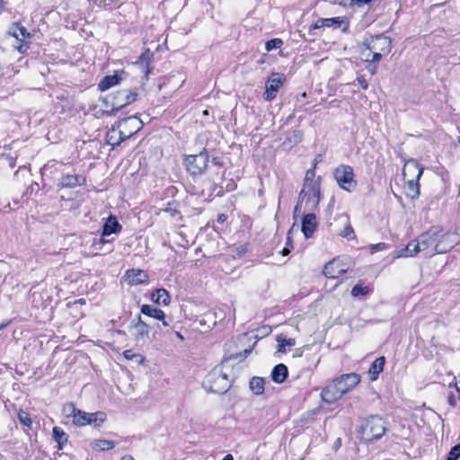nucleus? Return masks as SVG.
Masks as SVG:
<instances>
[{
	"label": "nucleus",
	"mask_w": 460,
	"mask_h": 460,
	"mask_svg": "<svg viewBox=\"0 0 460 460\" xmlns=\"http://www.w3.org/2000/svg\"><path fill=\"white\" fill-rule=\"evenodd\" d=\"M321 199V178L315 177L314 169L306 172L304 185L299 194V201L295 212L314 211L317 208Z\"/></svg>",
	"instance_id": "f257e3e1"
},
{
	"label": "nucleus",
	"mask_w": 460,
	"mask_h": 460,
	"mask_svg": "<svg viewBox=\"0 0 460 460\" xmlns=\"http://www.w3.org/2000/svg\"><path fill=\"white\" fill-rule=\"evenodd\" d=\"M361 377L358 374H343L333 379L327 385L321 393L323 402L332 404L341 400L342 396L354 389L359 383Z\"/></svg>",
	"instance_id": "f03ea898"
},
{
	"label": "nucleus",
	"mask_w": 460,
	"mask_h": 460,
	"mask_svg": "<svg viewBox=\"0 0 460 460\" xmlns=\"http://www.w3.org/2000/svg\"><path fill=\"white\" fill-rule=\"evenodd\" d=\"M437 234L438 226L431 227L429 231L422 233L416 239L408 243L404 248L395 251L393 254V258L414 257L420 252H429V255H434L436 253L435 243Z\"/></svg>",
	"instance_id": "7ed1b4c3"
},
{
	"label": "nucleus",
	"mask_w": 460,
	"mask_h": 460,
	"mask_svg": "<svg viewBox=\"0 0 460 460\" xmlns=\"http://www.w3.org/2000/svg\"><path fill=\"white\" fill-rule=\"evenodd\" d=\"M391 49L388 37L378 35L367 39L360 49V58L364 62L378 64L383 56L390 53Z\"/></svg>",
	"instance_id": "20e7f679"
},
{
	"label": "nucleus",
	"mask_w": 460,
	"mask_h": 460,
	"mask_svg": "<svg viewBox=\"0 0 460 460\" xmlns=\"http://www.w3.org/2000/svg\"><path fill=\"white\" fill-rule=\"evenodd\" d=\"M62 413L66 419H72V423L76 427L92 425L94 428L101 427L107 420L102 411L85 412L76 409L73 403H66L63 406Z\"/></svg>",
	"instance_id": "39448f33"
},
{
	"label": "nucleus",
	"mask_w": 460,
	"mask_h": 460,
	"mask_svg": "<svg viewBox=\"0 0 460 460\" xmlns=\"http://www.w3.org/2000/svg\"><path fill=\"white\" fill-rule=\"evenodd\" d=\"M423 172V167L415 159L405 162L402 175L408 186L407 195L414 199L419 195V179Z\"/></svg>",
	"instance_id": "423d86ee"
},
{
	"label": "nucleus",
	"mask_w": 460,
	"mask_h": 460,
	"mask_svg": "<svg viewBox=\"0 0 460 460\" xmlns=\"http://www.w3.org/2000/svg\"><path fill=\"white\" fill-rule=\"evenodd\" d=\"M206 384L211 392L223 394L231 386V380L224 367H216L207 376Z\"/></svg>",
	"instance_id": "0eeeda50"
},
{
	"label": "nucleus",
	"mask_w": 460,
	"mask_h": 460,
	"mask_svg": "<svg viewBox=\"0 0 460 460\" xmlns=\"http://www.w3.org/2000/svg\"><path fill=\"white\" fill-rule=\"evenodd\" d=\"M333 177L338 186L345 191L352 192L357 187L354 170L347 164H340L333 171Z\"/></svg>",
	"instance_id": "6e6552de"
},
{
	"label": "nucleus",
	"mask_w": 460,
	"mask_h": 460,
	"mask_svg": "<svg viewBox=\"0 0 460 460\" xmlns=\"http://www.w3.org/2000/svg\"><path fill=\"white\" fill-rule=\"evenodd\" d=\"M385 429L384 420L377 416H372L362 427V438L367 442L378 439L385 434Z\"/></svg>",
	"instance_id": "1a4fd4ad"
},
{
	"label": "nucleus",
	"mask_w": 460,
	"mask_h": 460,
	"mask_svg": "<svg viewBox=\"0 0 460 460\" xmlns=\"http://www.w3.org/2000/svg\"><path fill=\"white\" fill-rule=\"evenodd\" d=\"M435 243L436 253H446L451 251L460 242L459 235L455 232H444L438 227V234Z\"/></svg>",
	"instance_id": "9d476101"
},
{
	"label": "nucleus",
	"mask_w": 460,
	"mask_h": 460,
	"mask_svg": "<svg viewBox=\"0 0 460 460\" xmlns=\"http://www.w3.org/2000/svg\"><path fill=\"white\" fill-rule=\"evenodd\" d=\"M208 154L207 152H200L198 155H190L184 159L187 171L193 175L203 173L208 166Z\"/></svg>",
	"instance_id": "9b49d317"
},
{
	"label": "nucleus",
	"mask_w": 460,
	"mask_h": 460,
	"mask_svg": "<svg viewBox=\"0 0 460 460\" xmlns=\"http://www.w3.org/2000/svg\"><path fill=\"white\" fill-rule=\"evenodd\" d=\"M117 126L122 132L123 137L129 138L142 128L143 122L138 117L130 116L118 122Z\"/></svg>",
	"instance_id": "f8f14e48"
},
{
	"label": "nucleus",
	"mask_w": 460,
	"mask_h": 460,
	"mask_svg": "<svg viewBox=\"0 0 460 460\" xmlns=\"http://www.w3.org/2000/svg\"><path fill=\"white\" fill-rule=\"evenodd\" d=\"M285 81V76L280 74H272L265 85L264 99L267 102H270L276 98L279 88L282 86Z\"/></svg>",
	"instance_id": "ddd939ff"
},
{
	"label": "nucleus",
	"mask_w": 460,
	"mask_h": 460,
	"mask_svg": "<svg viewBox=\"0 0 460 460\" xmlns=\"http://www.w3.org/2000/svg\"><path fill=\"white\" fill-rule=\"evenodd\" d=\"M137 99V93L128 89L119 91L112 96V111H119L123 107L134 102Z\"/></svg>",
	"instance_id": "4468645a"
},
{
	"label": "nucleus",
	"mask_w": 460,
	"mask_h": 460,
	"mask_svg": "<svg viewBox=\"0 0 460 460\" xmlns=\"http://www.w3.org/2000/svg\"><path fill=\"white\" fill-rule=\"evenodd\" d=\"M129 332L137 343L145 342L149 339L150 328L141 320L140 316H138L137 321L131 325Z\"/></svg>",
	"instance_id": "2eb2a0df"
},
{
	"label": "nucleus",
	"mask_w": 460,
	"mask_h": 460,
	"mask_svg": "<svg viewBox=\"0 0 460 460\" xmlns=\"http://www.w3.org/2000/svg\"><path fill=\"white\" fill-rule=\"evenodd\" d=\"M349 269L347 263H345L341 259L337 258L329 261L324 269L323 274L328 278H337L339 275L345 273Z\"/></svg>",
	"instance_id": "dca6fc26"
},
{
	"label": "nucleus",
	"mask_w": 460,
	"mask_h": 460,
	"mask_svg": "<svg viewBox=\"0 0 460 460\" xmlns=\"http://www.w3.org/2000/svg\"><path fill=\"white\" fill-rule=\"evenodd\" d=\"M122 279L128 285L137 286L146 282L148 279V274L139 269H131L125 272Z\"/></svg>",
	"instance_id": "f3484780"
},
{
	"label": "nucleus",
	"mask_w": 460,
	"mask_h": 460,
	"mask_svg": "<svg viewBox=\"0 0 460 460\" xmlns=\"http://www.w3.org/2000/svg\"><path fill=\"white\" fill-rule=\"evenodd\" d=\"M125 75V72L123 70L117 71L114 75H107L105 76L100 83H99V89L102 92L108 90L109 88L117 85Z\"/></svg>",
	"instance_id": "a211bd4d"
},
{
	"label": "nucleus",
	"mask_w": 460,
	"mask_h": 460,
	"mask_svg": "<svg viewBox=\"0 0 460 460\" xmlns=\"http://www.w3.org/2000/svg\"><path fill=\"white\" fill-rule=\"evenodd\" d=\"M126 139H128L127 137H123L122 132L117 124L113 125L106 135V141L112 147L119 146L122 141Z\"/></svg>",
	"instance_id": "6ab92c4d"
},
{
	"label": "nucleus",
	"mask_w": 460,
	"mask_h": 460,
	"mask_svg": "<svg viewBox=\"0 0 460 460\" xmlns=\"http://www.w3.org/2000/svg\"><path fill=\"white\" fill-rule=\"evenodd\" d=\"M316 229V218L314 214H306L302 222V232L306 238L311 237Z\"/></svg>",
	"instance_id": "aec40b11"
},
{
	"label": "nucleus",
	"mask_w": 460,
	"mask_h": 460,
	"mask_svg": "<svg viewBox=\"0 0 460 460\" xmlns=\"http://www.w3.org/2000/svg\"><path fill=\"white\" fill-rule=\"evenodd\" d=\"M121 225L113 216L108 217L102 227V236H109L111 234H118L121 231Z\"/></svg>",
	"instance_id": "412c9836"
},
{
	"label": "nucleus",
	"mask_w": 460,
	"mask_h": 460,
	"mask_svg": "<svg viewBox=\"0 0 460 460\" xmlns=\"http://www.w3.org/2000/svg\"><path fill=\"white\" fill-rule=\"evenodd\" d=\"M288 375V370L286 365L280 363L277 365L271 371V379L277 384L283 383Z\"/></svg>",
	"instance_id": "4be33fe9"
},
{
	"label": "nucleus",
	"mask_w": 460,
	"mask_h": 460,
	"mask_svg": "<svg viewBox=\"0 0 460 460\" xmlns=\"http://www.w3.org/2000/svg\"><path fill=\"white\" fill-rule=\"evenodd\" d=\"M115 442L109 439H95L91 442V447L93 451L103 452L113 449L115 447Z\"/></svg>",
	"instance_id": "5701e85b"
},
{
	"label": "nucleus",
	"mask_w": 460,
	"mask_h": 460,
	"mask_svg": "<svg viewBox=\"0 0 460 460\" xmlns=\"http://www.w3.org/2000/svg\"><path fill=\"white\" fill-rule=\"evenodd\" d=\"M344 22L342 17H334V18H323L319 19L314 25V29H319L323 27H332V26H341V23Z\"/></svg>",
	"instance_id": "b1692460"
},
{
	"label": "nucleus",
	"mask_w": 460,
	"mask_h": 460,
	"mask_svg": "<svg viewBox=\"0 0 460 460\" xmlns=\"http://www.w3.org/2000/svg\"><path fill=\"white\" fill-rule=\"evenodd\" d=\"M385 366V358H376L370 366L368 373L372 381L376 380L378 375L383 371Z\"/></svg>",
	"instance_id": "393cba45"
},
{
	"label": "nucleus",
	"mask_w": 460,
	"mask_h": 460,
	"mask_svg": "<svg viewBox=\"0 0 460 460\" xmlns=\"http://www.w3.org/2000/svg\"><path fill=\"white\" fill-rule=\"evenodd\" d=\"M152 300L155 304L167 305L170 303V296L164 288H160L152 294Z\"/></svg>",
	"instance_id": "a878e982"
},
{
	"label": "nucleus",
	"mask_w": 460,
	"mask_h": 460,
	"mask_svg": "<svg viewBox=\"0 0 460 460\" xmlns=\"http://www.w3.org/2000/svg\"><path fill=\"white\" fill-rule=\"evenodd\" d=\"M141 313L157 320H164V313L161 309L149 305H143L141 307Z\"/></svg>",
	"instance_id": "bb28decb"
},
{
	"label": "nucleus",
	"mask_w": 460,
	"mask_h": 460,
	"mask_svg": "<svg viewBox=\"0 0 460 460\" xmlns=\"http://www.w3.org/2000/svg\"><path fill=\"white\" fill-rule=\"evenodd\" d=\"M9 34L14 37L18 40H22L30 36L27 29L17 23L13 24L9 30Z\"/></svg>",
	"instance_id": "cd10ccee"
},
{
	"label": "nucleus",
	"mask_w": 460,
	"mask_h": 460,
	"mask_svg": "<svg viewBox=\"0 0 460 460\" xmlns=\"http://www.w3.org/2000/svg\"><path fill=\"white\" fill-rule=\"evenodd\" d=\"M271 332L270 326H263L261 329L256 330L244 335L249 341H253V345L260 340L261 337L267 336Z\"/></svg>",
	"instance_id": "c85d7f7f"
},
{
	"label": "nucleus",
	"mask_w": 460,
	"mask_h": 460,
	"mask_svg": "<svg viewBox=\"0 0 460 460\" xmlns=\"http://www.w3.org/2000/svg\"><path fill=\"white\" fill-rule=\"evenodd\" d=\"M265 381L259 376H253L250 381V389L255 395H261L264 393Z\"/></svg>",
	"instance_id": "c756f323"
},
{
	"label": "nucleus",
	"mask_w": 460,
	"mask_h": 460,
	"mask_svg": "<svg viewBox=\"0 0 460 460\" xmlns=\"http://www.w3.org/2000/svg\"><path fill=\"white\" fill-rule=\"evenodd\" d=\"M53 438L55 441L58 443V449L62 450L65 444L67 442L68 436L66 432L58 427L53 428Z\"/></svg>",
	"instance_id": "7c9ffc66"
},
{
	"label": "nucleus",
	"mask_w": 460,
	"mask_h": 460,
	"mask_svg": "<svg viewBox=\"0 0 460 460\" xmlns=\"http://www.w3.org/2000/svg\"><path fill=\"white\" fill-rule=\"evenodd\" d=\"M277 341L279 343L278 345V351L279 352H285L286 351V346L293 347L296 345V340L289 338L288 339L285 335L279 334L277 336Z\"/></svg>",
	"instance_id": "2f4dec72"
},
{
	"label": "nucleus",
	"mask_w": 460,
	"mask_h": 460,
	"mask_svg": "<svg viewBox=\"0 0 460 460\" xmlns=\"http://www.w3.org/2000/svg\"><path fill=\"white\" fill-rule=\"evenodd\" d=\"M79 184V179L77 176L75 175H66L62 177L60 181L61 187L64 188H71L77 186Z\"/></svg>",
	"instance_id": "473e14b6"
},
{
	"label": "nucleus",
	"mask_w": 460,
	"mask_h": 460,
	"mask_svg": "<svg viewBox=\"0 0 460 460\" xmlns=\"http://www.w3.org/2000/svg\"><path fill=\"white\" fill-rule=\"evenodd\" d=\"M123 357L127 360H136L138 364H144L146 361L145 357L134 352L132 349H127L123 352Z\"/></svg>",
	"instance_id": "72a5a7b5"
},
{
	"label": "nucleus",
	"mask_w": 460,
	"mask_h": 460,
	"mask_svg": "<svg viewBox=\"0 0 460 460\" xmlns=\"http://www.w3.org/2000/svg\"><path fill=\"white\" fill-rule=\"evenodd\" d=\"M283 44V41L280 39H272L266 42L265 48L268 51L272 49H279Z\"/></svg>",
	"instance_id": "f704fd0d"
},
{
	"label": "nucleus",
	"mask_w": 460,
	"mask_h": 460,
	"mask_svg": "<svg viewBox=\"0 0 460 460\" xmlns=\"http://www.w3.org/2000/svg\"><path fill=\"white\" fill-rule=\"evenodd\" d=\"M459 457H460V445H456L449 452L447 460H457Z\"/></svg>",
	"instance_id": "c9c22d12"
},
{
	"label": "nucleus",
	"mask_w": 460,
	"mask_h": 460,
	"mask_svg": "<svg viewBox=\"0 0 460 460\" xmlns=\"http://www.w3.org/2000/svg\"><path fill=\"white\" fill-rule=\"evenodd\" d=\"M368 292V289L367 288H362L358 285H356L355 287H353L352 290H351V295L353 296H358L359 295H365Z\"/></svg>",
	"instance_id": "e433bc0d"
},
{
	"label": "nucleus",
	"mask_w": 460,
	"mask_h": 460,
	"mask_svg": "<svg viewBox=\"0 0 460 460\" xmlns=\"http://www.w3.org/2000/svg\"><path fill=\"white\" fill-rule=\"evenodd\" d=\"M18 418L20 420V421L24 424L25 426H31V418L29 417V414L26 413L25 411H21L19 412L18 414Z\"/></svg>",
	"instance_id": "4c0bfd02"
},
{
	"label": "nucleus",
	"mask_w": 460,
	"mask_h": 460,
	"mask_svg": "<svg viewBox=\"0 0 460 460\" xmlns=\"http://www.w3.org/2000/svg\"><path fill=\"white\" fill-rule=\"evenodd\" d=\"M387 248V244L385 243H376V244H371L369 246V249L371 250V252H377V251H383V250H385Z\"/></svg>",
	"instance_id": "58836bf2"
},
{
	"label": "nucleus",
	"mask_w": 460,
	"mask_h": 460,
	"mask_svg": "<svg viewBox=\"0 0 460 460\" xmlns=\"http://www.w3.org/2000/svg\"><path fill=\"white\" fill-rule=\"evenodd\" d=\"M341 234L344 237L350 238L353 235L352 227L350 226H346Z\"/></svg>",
	"instance_id": "ea45409f"
},
{
	"label": "nucleus",
	"mask_w": 460,
	"mask_h": 460,
	"mask_svg": "<svg viewBox=\"0 0 460 460\" xmlns=\"http://www.w3.org/2000/svg\"><path fill=\"white\" fill-rule=\"evenodd\" d=\"M357 81H358V84H359V86L362 89H364V90L367 89L368 84H367V80L363 76L358 77Z\"/></svg>",
	"instance_id": "a19ab883"
},
{
	"label": "nucleus",
	"mask_w": 460,
	"mask_h": 460,
	"mask_svg": "<svg viewBox=\"0 0 460 460\" xmlns=\"http://www.w3.org/2000/svg\"><path fill=\"white\" fill-rule=\"evenodd\" d=\"M371 0H350L351 4H357V5H362L364 4L369 3Z\"/></svg>",
	"instance_id": "79ce46f5"
},
{
	"label": "nucleus",
	"mask_w": 460,
	"mask_h": 460,
	"mask_svg": "<svg viewBox=\"0 0 460 460\" xmlns=\"http://www.w3.org/2000/svg\"><path fill=\"white\" fill-rule=\"evenodd\" d=\"M148 56H149V53L142 54L139 57V60L137 61V63L143 64V63L146 62V60L148 59Z\"/></svg>",
	"instance_id": "37998d69"
},
{
	"label": "nucleus",
	"mask_w": 460,
	"mask_h": 460,
	"mask_svg": "<svg viewBox=\"0 0 460 460\" xmlns=\"http://www.w3.org/2000/svg\"><path fill=\"white\" fill-rule=\"evenodd\" d=\"M120 460H135L134 457L130 455H125L123 456Z\"/></svg>",
	"instance_id": "c03bdc74"
},
{
	"label": "nucleus",
	"mask_w": 460,
	"mask_h": 460,
	"mask_svg": "<svg viewBox=\"0 0 460 460\" xmlns=\"http://www.w3.org/2000/svg\"><path fill=\"white\" fill-rule=\"evenodd\" d=\"M105 237H106V236H102V237L100 238V240H99L97 243H95V244H99V243H102V244H103V243H107L108 241L105 239Z\"/></svg>",
	"instance_id": "a18cd8bd"
},
{
	"label": "nucleus",
	"mask_w": 460,
	"mask_h": 460,
	"mask_svg": "<svg viewBox=\"0 0 460 460\" xmlns=\"http://www.w3.org/2000/svg\"><path fill=\"white\" fill-rule=\"evenodd\" d=\"M252 352V348L243 350V356L247 357Z\"/></svg>",
	"instance_id": "49530a36"
},
{
	"label": "nucleus",
	"mask_w": 460,
	"mask_h": 460,
	"mask_svg": "<svg viewBox=\"0 0 460 460\" xmlns=\"http://www.w3.org/2000/svg\"><path fill=\"white\" fill-rule=\"evenodd\" d=\"M226 220V217L224 215H220L218 217H217V221L220 222V223H223L225 222Z\"/></svg>",
	"instance_id": "de8ad7c7"
},
{
	"label": "nucleus",
	"mask_w": 460,
	"mask_h": 460,
	"mask_svg": "<svg viewBox=\"0 0 460 460\" xmlns=\"http://www.w3.org/2000/svg\"><path fill=\"white\" fill-rule=\"evenodd\" d=\"M449 402H450V404H451L452 406H455V405H456V399H455V397H454V396H451V397L449 398Z\"/></svg>",
	"instance_id": "09e8293b"
},
{
	"label": "nucleus",
	"mask_w": 460,
	"mask_h": 460,
	"mask_svg": "<svg viewBox=\"0 0 460 460\" xmlns=\"http://www.w3.org/2000/svg\"><path fill=\"white\" fill-rule=\"evenodd\" d=\"M281 252L283 255H287L289 253V250L288 248H284Z\"/></svg>",
	"instance_id": "8fccbe9b"
},
{
	"label": "nucleus",
	"mask_w": 460,
	"mask_h": 460,
	"mask_svg": "<svg viewBox=\"0 0 460 460\" xmlns=\"http://www.w3.org/2000/svg\"><path fill=\"white\" fill-rule=\"evenodd\" d=\"M4 7V3L3 0H0V13L3 11Z\"/></svg>",
	"instance_id": "3c124183"
},
{
	"label": "nucleus",
	"mask_w": 460,
	"mask_h": 460,
	"mask_svg": "<svg viewBox=\"0 0 460 460\" xmlns=\"http://www.w3.org/2000/svg\"><path fill=\"white\" fill-rule=\"evenodd\" d=\"M376 66H374L373 68H370V70H369V71H370V73H371L372 75H374V74L376 73Z\"/></svg>",
	"instance_id": "603ef678"
},
{
	"label": "nucleus",
	"mask_w": 460,
	"mask_h": 460,
	"mask_svg": "<svg viewBox=\"0 0 460 460\" xmlns=\"http://www.w3.org/2000/svg\"><path fill=\"white\" fill-rule=\"evenodd\" d=\"M8 323L0 324V331L4 329L5 326H7Z\"/></svg>",
	"instance_id": "864d4df0"
},
{
	"label": "nucleus",
	"mask_w": 460,
	"mask_h": 460,
	"mask_svg": "<svg viewBox=\"0 0 460 460\" xmlns=\"http://www.w3.org/2000/svg\"><path fill=\"white\" fill-rule=\"evenodd\" d=\"M161 321H162L164 326H168V323L164 319L161 320Z\"/></svg>",
	"instance_id": "5fc2aeb1"
},
{
	"label": "nucleus",
	"mask_w": 460,
	"mask_h": 460,
	"mask_svg": "<svg viewBox=\"0 0 460 460\" xmlns=\"http://www.w3.org/2000/svg\"><path fill=\"white\" fill-rule=\"evenodd\" d=\"M22 45L18 48V49H19V51H20V52H22Z\"/></svg>",
	"instance_id": "6e6d98bb"
}]
</instances>
